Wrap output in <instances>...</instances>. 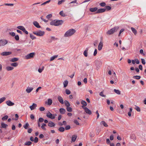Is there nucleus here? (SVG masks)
Segmentation results:
<instances>
[{
    "mask_svg": "<svg viewBox=\"0 0 146 146\" xmlns=\"http://www.w3.org/2000/svg\"><path fill=\"white\" fill-rule=\"evenodd\" d=\"M19 60L18 58H14L11 59L10 61L11 62H14L17 61Z\"/></svg>",
    "mask_w": 146,
    "mask_h": 146,
    "instance_id": "nucleus-27",
    "label": "nucleus"
},
{
    "mask_svg": "<svg viewBox=\"0 0 146 146\" xmlns=\"http://www.w3.org/2000/svg\"><path fill=\"white\" fill-rule=\"evenodd\" d=\"M77 137V136L76 135H73L72 137L71 142H74L75 141Z\"/></svg>",
    "mask_w": 146,
    "mask_h": 146,
    "instance_id": "nucleus-20",
    "label": "nucleus"
},
{
    "mask_svg": "<svg viewBox=\"0 0 146 146\" xmlns=\"http://www.w3.org/2000/svg\"><path fill=\"white\" fill-rule=\"evenodd\" d=\"M52 100L50 99H49L48 100V104L50 106L51 105L52 103Z\"/></svg>",
    "mask_w": 146,
    "mask_h": 146,
    "instance_id": "nucleus-33",
    "label": "nucleus"
},
{
    "mask_svg": "<svg viewBox=\"0 0 146 146\" xmlns=\"http://www.w3.org/2000/svg\"><path fill=\"white\" fill-rule=\"evenodd\" d=\"M66 111L63 108H61L59 109V111L60 113L62 114H64Z\"/></svg>",
    "mask_w": 146,
    "mask_h": 146,
    "instance_id": "nucleus-21",
    "label": "nucleus"
},
{
    "mask_svg": "<svg viewBox=\"0 0 146 146\" xmlns=\"http://www.w3.org/2000/svg\"><path fill=\"white\" fill-rule=\"evenodd\" d=\"M100 95L102 96L103 97H105L106 96L105 95H104L103 94V92H101L100 93Z\"/></svg>",
    "mask_w": 146,
    "mask_h": 146,
    "instance_id": "nucleus-54",
    "label": "nucleus"
},
{
    "mask_svg": "<svg viewBox=\"0 0 146 146\" xmlns=\"http://www.w3.org/2000/svg\"><path fill=\"white\" fill-rule=\"evenodd\" d=\"M14 68L12 66H8L6 68V70L8 71L12 70L14 69Z\"/></svg>",
    "mask_w": 146,
    "mask_h": 146,
    "instance_id": "nucleus-22",
    "label": "nucleus"
},
{
    "mask_svg": "<svg viewBox=\"0 0 146 146\" xmlns=\"http://www.w3.org/2000/svg\"><path fill=\"white\" fill-rule=\"evenodd\" d=\"M95 135L93 131L90 132L89 134V136L91 137H93Z\"/></svg>",
    "mask_w": 146,
    "mask_h": 146,
    "instance_id": "nucleus-44",
    "label": "nucleus"
},
{
    "mask_svg": "<svg viewBox=\"0 0 146 146\" xmlns=\"http://www.w3.org/2000/svg\"><path fill=\"white\" fill-rule=\"evenodd\" d=\"M97 53V50L96 49H95V50L94 53V56H95L96 55V54Z\"/></svg>",
    "mask_w": 146,
    "mask_h": 146,
    "instance_id": "nucleus-64",
    "label": "nucleus"
},
{
    "mask_svg": "<svg viewBox=\"0 0 146 146\" xmlns=\"http://www.w3.org/2000/svg\"><path fill=\"white\" fill-rule=\"evenodd\" d=\"M6 104L7 106H13L15 104L14 103L12 102L10 100L7 101L6 102Z\"/></svg>",
    "mask_w": 146,
    "mask_h": 146,
    "instance_id": "nucleus-8",
    "label": "nucleus"
},
{
    "mask_svg": "<svg viewBox=\"0 0 146 146\" xmlns=\"http://www.w3.org/2000/svg\"><path fill=\"white\" fill-rule=\"evenodd\" d=\"M68 84V82L67 80L64 81L63 83L64 87H66Z\"/></svg>",
    "mask_w": 146,
    "mask_h": 146,
    "instance_id": "nucleus-36",
    "label": "nucleus"
},
{
    "mask_svg": "<svg viewBox=\"0 0 146 146\" xmlns=\"http://www.w3.org/2000/svg\"><path fill=\"white\" fill-rule=\"evenodd\" d=\"M32 144V142L30 141H28L26 142L25 144L24 145H31Z\"/></svg>",
    "mask_w": 146,
    "mask_h": 146,
    "instance_id": "nucleus-43",
    "label": "nucleus"
},
{
    "mask_svg": "<svg viewBox=\"0 0 146 146\" xmlns=\"http://www.w3.org/2000/svg\"><path fill=\"white\" fill-rule=\"evenodd\" d=\"M76 32L75 29H71L67 31L64 34V36L65 37H69L73 35Z\"/></svg>",
    "mask_w": 146,
    "mask_h": 146,
    "instance_id": "nucleus-1",
    "label": "nucleus"
},
{
    "mask_svg": "<svg viewBox=\"0 0 146 146\" xmlns=\"http://www.w3.org/2000/svg\"><path fill=\"white\" fill-rule=\"evenodd\" d=\"M18 64L16 62L12 63L11 64V66L15 67L17 66L18 65Z\"/></svg>",
    "mask_w": 146,
    "mask_h": 146,
    "instance_id": "nucleus-35",
    "label": "nucleus"
},
{
    "mask_svg": "<svg viewBox=\"0 0 146 146\" xmlns=\"http://www.w3.org/2000/svg\"><path fill=\"white\" fill-rule=\"evenodd\" d=\"M106 7V11H108L109 10H110L111 9V7L110 6H107L105 7Z\"/></svg>",
    "mask_w": 146,
    "mask_h": 146,
    "instance_id": "nucleus-42",
    "label": "nucleus"
},
{
    "mask_svg": "<svg viewBox=\"0 0 146 146\" xmlns=\"http://www.w3.org/2000/svg\"><path fill=\"white\" fill-rule=\"evenodd\" d=\"M4 5L6 6H13L14 5L13 4V3H5Z\"/></svg>",
    "mask_w": 146,
    "mask_h": 146,
    "instance_id": "nucleus-48",
    "label": "nucleus"
},
{
    "mask_svg": "<svg viewBox=\"0 0 146 146\" xmlns=\"http://www.w3.org/2000/svg\"><path fill=\"white\" fill-rule=\"evenodd\" d=\"M6 99V98L3 97L0 98V104L4 102Z\"/></svg>",
    "mask_w": 146,
    "mask_h": 146,
    "instance_id": "nucleus-41",
    "label": "nucleus"
},
{
    "mask_svg": "<svg viewBox=\"0 0 146 146\" xmlns=\"http://www.w3.org/2000/svg\"><path fill=\"white\" fill-rule=\"evenodd\" d=\"M64 103L66 107H69L70 106V104L69 102L66 100L64 101Z\"/></svg>",
    "mask_w": 146,
    "mask_h": 146,
    "instance_id": "nucleus-26",
    "label": "nucleus"
},
{
    "mask_svg": "<svg viewBox=\"0 0 146 146\" xmlns=\"http://www.w3.org/2000/svg\"><path fill=\"white\" fill-rule=\"evenodd\" d=\"M12 52H5L1 53V54L2 56H6L11 54Z\"/></svg>",
    "mask_w": 146,
    "mask_h": 146,
    "instance_id": "nucleus-10",
    "label": "nucleus"
},
{
    "mask_svg": "<svg viewBox=\"0 0 146 146\" xmlns=\"http://www.w3.org/2000/svg\"><path fill=\"white\" fill-rule=\"evenodd\" d=\"M7 43V41L6 40H0V46H4Z\"/></svg>",
    "mask_w": 146,
    "mask_h": 146,
    "instance_id": "nucleus-7",
    "label": "nucleus"
},
{
    "mask_svg": "<svg viewBox=\"0 0 146 146\" xmlns=\"http://www.w3.org/2000/svg\"><path fill=\"white\" fill-rule=\"evenodd\" d=\"M74 122L76 125H79V123L78 122V121L77 120H75L74 121Z\"/></svg>",
    "mask_w": 146,
    "mask_h": 146,
    "instance_id": "nucleus-60",
    "label": "nucleus"
},
{
    "mask_svg": "<svg viewBox=\"0 0 146 146\" xmlns=\"http://www.w3.org/2000/svg\"><path fill=\"white\" fill-rule=\"evenodd\" d=\"M103 46V43L102 41H100L99 43L98 47V49L99 50H102Z\"/></svg>",
    "mask_w": 146,
    "mask_h": 146,
    "instance_id": "nucleus-14",
    "label": "nucleus"
},
{
    "mask_svg": "<svg viewBox=\"0 0 146 146\" xmlns=\"http://www.w3.org/2000/svg\"><path fill=\"white\" fill-rule=\"evenodd\" d=\"M50 1H46L41 4V5H45L47 3H49Z\"/></svg>",
    "mask_w": 146,
    "mask_h": 146,
    "instance_id": "nucleus-55",
    "label": "nucleus"
},
{
    "mask_svg": "<svg viewBox=\"0 0 146 146\" xmlns=\"http://www.w3.org/2000/svg\"><path fill=\"white\" fill-rule=\"evenodd\" d=\"M17 28L20 30H21L23 31L25 29V28L22 26H19L17 27Z\"/></svg>",
    "mask_w": 146,
    "mask_h": 146,
    "instance_id": "nucleus-32",
    "label": "nucleus"
},
{
    "mask_svg": "<svg viewBox=\"0 0 146 146\" xmlns=\"http://www.w3.org/2000/svg\"><path fill=\"white\" fill-rule=\"evenodd\" d=\"M35 55V53L34 52H31L26 55L25 57L26 59H28L32 58H33Z\"/></svg>",
    "mask_w": 146,
    "mask_h": 146,
    "instance_id": "nucleus-5",
    "label": "nucleus"
},
{
    "mask_svg": "<svg viewBox=\"0 0 146 146\" xmlns=\"http://www.w3.org/2000/svg\"><path fill=\"white\" fill-rule=\"evenodd\" d=\"M141 63L145 65V60L143 58H141Z\"/></svg>",
    "mask_w": 146,
    "mask_h": 146,
    "instance_id": "nucleus-57",
    "label": "nucleus"
},
{
    "mask_svg": "<svg viewBox=\"0 0 146 146\" xmlns=\"http://www.w3.org/2000/svg\"><path fill=\"white\" fill-rule=\"evenodd\" d=\"M37 107L36 104L35 103H33L32 106H30L29 108L31 110H34Z\"/></svg>",
    "mask_w": 146,
    "mask_h": 146,
    "instance_id": "nucleus-13",
    "label": "nucleus"
},
{
    "mask_svg": "<svg viewBox=\"0 0 146 146\" xmlns=\"http://www.w3.org/2000/svg\"><path fill=\"white\" fill-rule=\"evenodd\" d=\"M66 110L68 111L71 112L72 111V109L71 108L69 107H66Z\"/></svg>",
    "mask_w": 146,
    "mask_h": 146,
    "instance_id": "nucleus-46",
    "label": "nucleus"
},
{
    "mask_svg": "<svg viewBox=\"0 0 146 146\" xmlns=\"http://www.w3.org/2000/svg\"><path fill=\"white\" fill-rule=\"evenodd\" d=\"M8 125L7 124H5L3 122H2L1 123V126L0 127L1 128H6Z\"/></svg>",
    "mask_w": 146,
    "mask_h": 146,
    "instance_id": "nucleus-23",
    "label": "nucleus"
},
{
    "mask_svg": "<svg viewBox=\"0 0 146 146\" xmlns=\"http://www.w3.org/2000/svg\"><path fill=\"white\" fill-rule=\"evenodd\" d=\"M135 109L138 111L139 112L140 111V109L139 107L136 106Z\"/></svg>",
    "mask_w": 146,
    "mask_h": 146,
    "instance_id": "nucleus-52",
    "label": "nucleus"
},
{
    "mask_svg": "<svg viewBox=\"0 0 146 146\" xmlns=\"http://www.w3.org/2000/svg\"><path fill=\"white\" fill-rule=\"evenodd\" d=\"M33 24L35 27L38 28H40L41 27L39 25L37 21H34L33 22Z\"/></svg>",
    "mask_w": 146,
    "mask_h": 146,
    "instance_id": "nucleus-15",
    "label": "nucleus"
},
{
    "mask_svg": "<svg viewBox=\"0 0 146 146\" xmlns=\"http://www.w3.org/2000/svg\"><path fill=\"white\" fill-rule=\"evenodd\" d=\"M51 39L50 40H49V42H51L52 40H56L58 39V38L55 37L54 36H51Z\"/></svg>",
    "mask_w": 146,
    "mask_h": 146,
    "instance_id": "nucleus-28",
    "label": "nucleus"
},
{
    "mask_svg": "<svg viewBox=\"0 0 146 146\" xmlns=\"http://www.w3.org/2000/svg\"><path fill=\"white\" fill-rule=\"evenodd\" d=\"M70 128V127L69 125L66 126L65 127V129L66 130L69 129Z\"/></svg>",
    "mask_w": 146,
    "mask_h": 146,
    "instance_id": "nucleus-58",
    "label": "nucleus"
},
{
    "mask_svg": "<svg viewBox=\"0 0 146 146\" xmlns=\"http://www.w3.org/2000/svg\"><path fill=\"white\" fill-rule=\"evenodd\" d=\"M100 124L103 125L105 127H107L108 126V125L104 121H102L100 122Z\"/></svg>",
    "mask_w": 146,
    "mask_h": 146,
    "instance_id": "nucleus-31",
    "label": "nucleus"
},
{
    "mask_svg": "<svg viewBox=\"0 0 146 146\" xmlns=\"http://www.w3.org/2000/svg\"><path fill=\"white\" fill-rule=\"evenodd\" d=\"M39 110L40 111H44L45 110V108L43 107H41L40 108Z\"/></svg>",
    "mask_w": 146,
    "mask_h": 146,
    "instance_id": "nucleus-61",
    "label": "nucleus"
},
{
    "mask_svg": "<svg viewBox=\"0 0 146 146\" xmlns=\"http://www.w3.org/2000/svg\"><path fill=\"white\" fill-rule=\"evenodd\" d=\"M30 37L32 40H33V39H35L36 38L35 36L33 35L32 34H30Z\"/></svg>",
    "mask_w": 146,
    "mask_h": 146,
    "instance_id": "nucleus-50",
    "label": "nucleus"
},
{
    "mask_svg": "<svg viewBox=\"0 0 146 146\" xmlns=\"http://www.w3.org/2000/svg\"><path fill=\"white\" fill-rule=\"evenodd\" d=\"M65 92L66 94L68 95L70 94L71 93L70 91L69 90L67 89L65 90Z\"/></svg>",
    "mask_w": 146,
    "mask_h": 146,
    "instance_id": "nucleus-47",
    "label": "nucleus"
},
{
    "mask_svg": "<svg viewBox=\"0 0 146 146\" xmlns=\"http://www.w3.org/2000/svg\"><path fill=\"white\" fill-rule=\"evenodd\" d=\"M88 49L86 48L83 52V54L84 56L86 57L88 56Z\"/></svg>",
    "mask_w": 146,
    "mask_h": 146,
    "instance_id": "nucleus-29",
    "label": "nucleus"
},
{
    "mask_svg": "<svg viewBox=\"0 0 146 146\" xmlns=\"http://www.w3.org/2000/svg\"><path fill=\"white\" fill-rule=\"evenodd\" d=\"M44 66H42L41 68H39L38 70V71L39 72L41 73L44 70Z\"/></svg>",
    "mask_w": 146,
    "mask_h": 146,
    "instance_id": "nucleus-39",
    "label": "nucleus"
},
{
    "mask_svg": "<svg viewBox=\"0 0 146 146\" xmlns=\"http://www.w3.org/2000/svg\"><path fill=\"white\" fill-rule=\"evenodd\" d=\"M29 126V125L28 123H26L23 126V127L25 129H27L28 127Z\"/></svg>",
    "mask_w": 146,
    "mask_h": 146,
    "instance_id": "nucleus-38",
    "label": "nucleus"
},
{
    "mask_svg": "<svg viewBox=\"0 0 146 146\" xmlns=\"http://www.w3.org/2000/svg\"><path fill=\"white\" fill-rule=\"evenodd\" d=\"M119 28V27L118 26L114 27L108 31L106 33V34L109 35H112L115 32H117Z\"/></svg>",
    "mask_w": 146,
    "mask_h": 146,
    "instance_id": "nucleus-3",
    "label": "nucleus"
},
{
    "mask_svg": "<svg viewBox=\"0 0 146 146\" xmlns=\"http://www.w3.org/2000/svg\"><path fill=\"white\" fill-rule=\"evenodd\" d=\"M46 115L48 117L52 119H54L55 118L54 115L52 114L49 111L47 113Z\"/></svg>",
    "mask_w": 146,
    "mask_h": 146,
    "instance_id": "nucleus-6",
    "label": "nucleus"
},
{
    "mask_svg": "<svg viewBox=\"0 0 146 146\" xmlns=\"http://www.w3.org/2000/svg\"><path fill=\"white\" fill-rule=\"evenodd\" d=\"M114 92L118 94H121L120 91L118 90L114 89Z\"/></svg>",
    "mask_w": 146,
    "mask_h": 146,
    "instance_id": "nucleus-37",
    "label": "nucleus"
},
{
    "mask_svg": "<svg viewBox=\"0 0 146 146\" xmlns=\"http://www.w3.org/2000/svg\"><path fill=\"white\" fill-rule=\"evenodd\" d=\"M44 120V119L40 117L39 119L38 120V122H42Z\"/></svg>",
    "mask_w": 146,
    "mask_h": 146,
    "instance_id": "nucleus-51",
    "label": "nucleus"
},
{
    "mask_svg": "<svg viewBox=\"0 0 146 146\" xmlns=\"http://www.w3.org/2000/svg\"><path fill=\"white\" fill-rule=\"evenodd\" d=\"M132 62L133 64H134L136 63L137 64L139 63V61L137 59H135L134 60H132Z\"/></svg>",
    "mask_w": 146,
    "mask_h": 146,
    "instance_id": "nucleus-18",
    "label": "nucleus"
},
{
    "mask_svg": "<svg viewBox=\"0 0 146 146\" xmlns=\"http://www.w3.org/2000/svg\"><path fill=\"white\" fill-rule=\"evenodd\" d=\"M52 16V15L51 14H50L48 15H47L46 16V17L48 19H49V18H51Z\"/></svg>",
    "mask_w": 146,
    "mask_h": 146,
    "instance_id": "nucleus-56",
    "label": "nucleus"
},
{
    "mask_svg": "<svg viewBox=\"0 0 146 146\" xmlns=\"http://www.w3.org/2000/svg\"><path fill=\"white\" fill-rule=\"evenodd\" d=\"M133 78L134 79L139 80L141 76H133Z\"/></svg>",
    "mask_w": 146,
    "mask_h": 146,
    "instance_id": "nucleus-45",
    "label": "nucleus"
},
{
    "mask_svg": "<svg viewBox=\"0 0 146 146\" xmlns=\"http://www.w3.org/2000/svg\"><path fill=\"white\" fill-rule=\"evenodd\" d=\"M48 125L50 127H54L55 124L52 121H50L48 123Z\"/></svg>",
    "mask_w": 146,
    "mask_h": 146,
    "instance_id": "nucleus-19",
    "label": "nucleus"
},
{
    "mask_svg": "<svg viewBox=\"0 0 146 146\" xmlns=\"http://www.w3.org/2000/svg\"><path fill=\"white\" fill-rule=\"evenodd\" d=\"M100 5L102 7H104L106 5V4L104 2L101 3L100 4Z\"/></svg>",
    "mask_w": 146,
    "mask_h": 146,
    "instance_id": "nucleus-53",
    "label": "nucleus"
},
{
    "mask_svg": "<svg viewBox=\"0 0 146 146\" xmlns=\"http://www.w3.org/2000/svg\"><path fill=\"white\" fill-rule=\"evenodd\" d=\"M33 88L28 87L26 90V91L27 93H29L33 90Z\"/></svg>",
    "mask_w": 146,
    "mask_h": 146,
    "instance_id": "nucleus-17",
    "label": "nucleus"
},
{
    "mask_svg": "<svg viewBox=\"0 0 146 146\" xmlns=\"http://www.w3.org/2000/svg\"><path fill=\"white\" fill-rule=\"evenodd\" d=\"M131 29L134 34L135 35H136L137 33V31L133 27H132L131 28Z\"/></svg>",
    "mask_w": 146,
    "mask_h": 146,
    "instance_id": "nucleus-24",
    "label": "nucleus"
},
{
    "mask_svg": "<svg viewBox=\"0 0 146 146\" xmlns=\"http://www.w3.org/2000/svg\"><path fill=\"white\" fill-rule=\"evenodd\" d=\"M98 8L97 7L92 8L90 9V11L91 12H94L97 11Z\"/></svg>",
    "mask_w": 146,
    "mask_h": 146,
    "instance_id": "nucleus-25",
    "label": "nucleus"
},
{
    "mask_svg": "<svg viewBox=\"0 0 146 146\" xmlns=\"http://www.w3.org/2000/svg\"><path fill=\"white\" fill-rule=\"evenodd\" d=\"M9 34L12 36H15V33L14 32H10Z\"/></svg>",
    "mask_w": 146,
    "mask_h": 146,
    "instance_id": "nucleus-62",
    "label": "nucleus"
},
{
    "mask_svg": "<svg viewBox=\"0 0 146 146\" xmlns=\"http://www.w3.org/2000/svg\"><path fill=\"white\" fill-rule=\"evenodd\" d=\"M8 118V116L7 115H5L2 118V120H5L7 119Z\"/></svg>",
    "mask_w": 146,
    "mask_h": 146,
    "instance_id": "nucleus-49",
    "label": "nucleus"
},
{
    "mask_svg": "<svg viewBox=\"0 0 146 146\" xmlns=\"http://www.w3.org/2000/svg\"><path fill=\"white\" fill-rule=\"evenodd\" d=\"M15 39L17 40H19V36L18 35H17L16 36H15Z\"/></svg>",
    "mask_w": 146,
    "mask_h": 146,
    "instance_id": "nucleus-59",
    "label": "nucleus"
},
{
    "mask_svg": "<svg viewBox=\"0 0 146 146\" xmlns=\"http://www.w3.org/2000/svg\"><path fill=\"white\" fill-rule=\"evenodd\" d=\"M83 109L85 111L86 113L89 115H91L92 114V112L87 107L84 108Z\"/></svg>",
    "mask_w": 146,
    "mask_h": 146,
    "instance_id": "nucleus-9",
    "label": "nucleus"
},
{
    "mask_svg": "<svg viewBox=\"0 0 146 146\" xmlns=\"http://www.w3.org/2000/svg\"><path fill=\"white\" fill-rule=\"evenodd\" d=\"M81 103L82 105V107L83 109H84V108H86L85 106H87V104L85 101L82 100L81 102Z\"/></svg>",
    "mask_w": 146,
    "mask_h": 146,
    "instance_id": "nucleus-16",
    "label": "nucleus"
},
{
    "mask_svg": "<svg viewBox=\"0 0 146 146\" xmlns=\"http://www.w3.org/2000/svg\"><path fill=\"white\" fill-rule=\"evenodd\" d=\"M58 101L62 104H64V102L63 100L62 97L60 96H58Z\"/></svg>",
    "mask_w": 146,
    "mask_h": 146,
    "instance_id": "nucleus-11",
    "label": "nucleus"
},
{
    "mask_svg": "<svg viewBox=\"0 0 146 146\" xmlns=\"http://www.w3.org/2000/svg\"><path fill=\"white\" fill-rule=\"evenodd\" d=\"M106 11V9L102 8V9H100L98 10L97 11L96 13H101L104 12Z\"/></svg>",
    "mask_w": 146,
    "mask_h": 146,
    "instance_id": "nucleus-12",
    "label": "nucleus"
},
{
    "mask_svg": "<svg viewBox=\"0 0 146 146\" xmlns=\"http://www.w3.org/2000/svg\"><path fill=\"white\" fill-rule=\"evenodd\" d=\"M33 33L36 36H42L44 34V32L41 31H34Z\"/></svg>",
    "mask_w": 146,
    "mask_h": 146,
    "instance_id": "nucleus-4",
    "label": "nucleus"
},
{
    "mask_svg": "<svg viewBox=\"0 0 146 146\" xmlns=\"http://www.w3.org/2000/svg\"><path fill=\"white\" fill-rule=\"evenodd\" d=\"M58 56V55H55L51 57L50 58V60L51 61H52L54 60L55 58H57Z\"/></svg>",
    "mask_w": 146,
    "mask_h": 146,
    "instance_id": "nucleus-40",
    "label": "nucleus"
},
{
    "mask_svg": "<svg viewBox=\"0 0 146 146\" xmlns=\"http://www.w3.org/2000/svg\"><path fill=\"white\" fill-rule=\"evenodd\" d=\"M96 133L97 135H98V134L99 133V132H100V129H96Z\"/></svg>",
    "mask_w": 146,
    "mask_h": 146,
    "instance_id": "nucleus-63",
    "label": "nucleus"
},
{
    "mask_svg": "<svg viewBox=\"0 0 146 146\" xmlns=\"http://www.w3.org/2000/svg\"><path fill=\"white\" fill-rule=\"evenodd\" d=\"M58 130L60 132H63L65 130V128L62 127H60L58 129Z\"/></svg>",
    "mask_w": 146,
    "mask_h": 146,
    "instance_id": "nucleus-34",
    "label": "nucleus"
},
{
    "mask_svg": "<svg viewBox=\"0 0 146 146\" xmlns=\"http://www.w3.org/2000/svg\"><path fill=\"white\" fill-rule=\"evenodd\" d=\"M63 23V21L62 20H54L50 22V25L55 26H58L61 25Z\"/></svg>",
    "mask_w": 146,
    "mask_h": 146,
    "instance_id": "nucleus-2",
    "label": "nucleus"
},
{
    "mask_svg": "<svg viewBox=\"0 0 146 146\" xmlns=\"http://www.w3.org/2000/svg\"><path fill=\"white\" fill-rule=\"evenodd\" d=\"M59 14L60 16L63 17H65L66 16L63 11H62L60 12Z\"/></svg>",
    "mask_w": 146,
    "mask_h": 146,
    "instance_id": "nucleus-30",
    "label": "nucleus"
}]
</instances>
